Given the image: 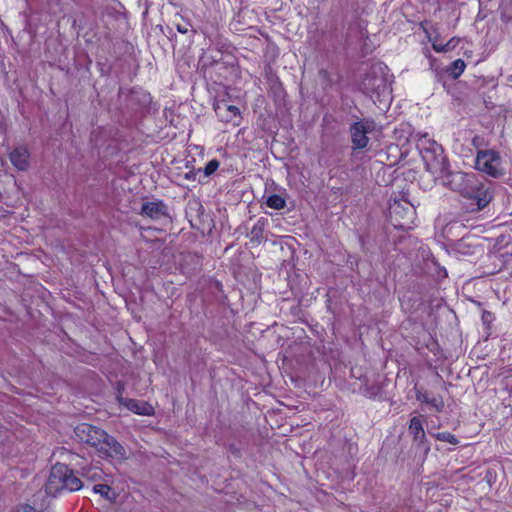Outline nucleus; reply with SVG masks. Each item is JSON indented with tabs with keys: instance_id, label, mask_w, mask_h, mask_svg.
Instances as JSON below:
<instances>
[{
	"instance_id": "nucleus-1",
	"label": "nucleus",
	"mask_w": 512,
	"mask_h": 512,
	"mask_svg": "<svg viewBox=\"0 0 512 512\" xmlns=\"http://www.w3.org/2000/svg\"><path fill=\"white\" fill-rule=\"evenodd\" d=\"M431 175L435 180H439L442 185L475 202L478 210L486 207L492 199L489 189L479 182L475 174L460 171L451 172L446 161L443 173Z\"/></svg>"
},
{
	"instance_id": "nucleus-2",
	"label": "nucleus",
	"mask_w": 512,
	"mask_h": 512,
	"mask_svg": "<svg viewBox=\"0 0 512 512\" xmlns=\"http://www.w3.org/2000/svg\"><path fill=\"white\" fill-rule=\"evenodd\" d=\"M75 434L81 442L94 447L98 452L109 457L124 456V447L104 430L88 423L75 427Z\"/></svg>"
},
{
	"instance_id": "nucleus-3",
	"label": "nucleus",
	"mask_w": 512,
	"mask_h": 512,
	"mask_svg": "<svg viewBox=\"0 0 512 512\" xmlns=\"http://www.w3.org/2000/svg\"><path fill=\"white\" fill-rule=\"evenodd\" d=\"M427 171L439 175L445 171V156L442 147L429 137L428 133H417L414 136Z\"/></svg>"
},
{
	"instance_id": "nucleus-4",
	"label": "nucleus",
	"mask_w": 512,
	"mask_h": 512,
	"mask_svg": "<svg viewBox=\"0 0 512 512\" xmlns=\"http://www.w3.org/2000/svg\"><path fill=\"white\" fill-rule=\"evenodd\" d=\"M49 485H54L57 490L73 492L80 490L83 483L66 464L57 463L51 469Z\"/></svg>"
},
{
	"instance_id": "nucleus-5",
	"label": "nucleus",
	"mask_w": 512,
	"mask_h": 512,
	"mask_svg": "<svg viewBox=\"0 0 512 512\" xmlns=\"http://www.w3.org/2000/svg\"><path fill=\"white\" fill-rule=\"evenodd\" d=\"M392 224L399 229L409 230L413 227L416 211L414 206L405 199L394 200L389 207Z\"/></svg>"
},
{
	"instance_id": "nucleus-6",
	"label": "nucleus",
	"mask_w": 512,
	"mask_h": 512,
	"mask_svg": "<svg viewBox=\"0 0 512 512\" xmlns=\"http://www.w3.org/2000/svg\"><path fill=\"white\" fill-rule=\"evenodd\" d=\"M475 167L492 177H499L504 173L499 154L493 150H481L477 153Z\"/></svg>"
},
{
	"instance_id": "nucleus-7",
	"label": "nucleus",
	"mask_w": 512,
	"mask_h": 512,
	"mask_svg": "<svg viewBox=\"0 0 512 512\" xmlns=\"http://www.w3.org/2000/svg\"><path fill=\"white\" fill-rule=\"evenodd\" d=\"M376 124L373 120L363 119L355 122L351 128V139L354 149H364L369 143V134L373 133Z\"/></svg>"
},
{
	"instance_id": "nucleus-8",
	"label": "nucleus",
	"mask_w": 512,
	"mask_h": 512,
	"mask_svg": "<svg viewBox=\"0 0 512 512\" xmlns=\"http://www.w3.org/2000/svg\"><path fill=\"white\" fill-rule=\"evenodd\" d=\"M118 403L131 412L142 416H152L155 412L154 407L149 402L143 400L125 398L118 395Z\"/></svg>"
},
{
	"instance_id": "nucleus-9",
	"label": "nucleus",
	"mask_w": 512,
	"mask_h": 512,
	"mask_svg": "<svg viewBox=\"0 0 512 512\" xmlns=\"http://www.w3.org/2000/svg\"><path fill=\"white\" fill-rule=\"evenodd\" d=\"M409 433L412 435L415 442H419L418 446L424 448L425 453L430 451V446L426 438V434L423 427V420L421 416H414L410 419Z\"/></svg>"
},
{
	"instance_id": "nucleus-10",
	"label": "nucleus",
	"mask_w": 512,
	"mask_h": 512,
	"mask_svg": "<svg viewBox=\"0 0 512 512\" xmlns=\"http://www.w3.org/2000/svg\"><path fill=\"white\" fill-rule=\"evenodd\" d=\"M415 396L418 402L428 405L436 412H442L444 410L445 403L441 395L430 396L426 389L415 387Z\"/></svg>"
},
{
	"instance_id": "nucleus-11",
	"label": "nucleus",
	"mask_w": 512,
	"mask_h": 512,
	"mask_svg": "<svg viewBox=\"0 0 512 512\" xmlns=\"http://www.w3.org/2000/svg\"><path fill=\"white\" fill-rule=\"evenodd\" d=\"M9 159L16 169L25 171L30 165L29 149L24 145L17 146L11 151Z\"/></svg>"
},
{
	"instance_id": "nucleus-12",
	"label": "nucleus",
	"mask_w": 512,
	"mask_h": 512,
	"mask_svg": "<svg viewBox=\"0 0 512 512\" xmlns=\"http://www.w3.org/2000/svg\"><path fill=\"white\" fill-rule=\"evenodd\" d=\"M216 114L226 122H234L235 125H239L240 110L234 105H228L227 103L220 102L215 105Z\"/></svg>"
},
{
	"instance_id": "nucleus-13",
	"label": "nucleus",
	"mask_w": 512,
	"mask_h": 512,
	"mask_svg": "<svg viewBox=\"0 0 512 512\" xmlns=\"http://www.w3.org/2000/svg\"><path fill=\"white\" fill-rule=\"evenodd\" d=\"M141 214L152 219H159L165 215V207L161 202H146L142 205Z\"/></svg>"
},
{
	"instance_id": "nucleus-14",
	"label": "nucleus",
	"mask_w": 512,
	"mask_h": 512,
	"mask_svg": "<svg viewBox=\"0 0 512 512\" xmlns=\"http://www.w3.org/2000/svg\"><path fill=\"white\" fill-rule=\"evenodd\" d=\"M93 492L100 494L107 500L113 501L116 498V494L113 492L111 487L107 484H96L93 486Z\"/></svg>"
},
{
	"instance_id": "nucleus-15",
	"label": "nucleus",
	"mask_w": 512,
	"mask_h": 512,
	"mask_svg": "<svg viewBox=\"0 0 512 512\" xmlns=\"http://www.w3.org/2000/svg\"><path fill=\"white\" fill-rule=\"evenodd\" d=\"M266 205L269 208H272V209H275V210H280V209H283L285 207L286 201H285V199L282 196L277 195V194H273V195H270V196L267 197Z\"/></svg>"
},
{
	"instance_id": "nucleus-16",
	"label": "nucleus",
	"mask_w": 512,
	"mask_h": 512,
	"mask_svg": "<svg viewBox=\"0 0 512 512\" xmlns=\"http://www.w3.org/2000/svg\"><path fill=\"white\" fill-rule=\"evenodd\" d=\"M220 162L216 159L210 160L203 169H198V173H203L205 177L213 175L219 168Z\"/></svg>"
},
{
	"instance_id": "nucleus-17",
	"label": "nucleus",
	"mask_w": 512,
	"mask_h": 512,
	"mask_svg": "<svg viewBox=\"0 0 512 512\" xmlns=\"http://www.w3.org/2000/svg\"><path fill=\"white\" fill-rule=\"evenodd\" d=\"M466 64L462 59L455 60L449 69L454 78H458L465 70Z\"/></svg>"
},
{
	"instance_id": "nucleus-18",
	"label": "nucleus",
	"mask_w": 512,
	"mask_h": 512,
	"mask_svg": "<svg viewBox=\"0 0 512 512\" xmlns=\"http://www.w3.org/2000/svg\"><path fill=\"white\" fill-rule=\"evenodd\" d=\"M435 438L439 441H442V442H447L449 444H452V445H457L458 444V439L456 438V436L448 431H444V432H439L435 435Z\"/></svg>"
},
{
	"instance_id": "nucleus-19",
	"label": "nucleus",
	"mask_w": 512,
	"mask_h": 512,
	"mask_svg": "<svg viewBox=\"0 0 512 512\" xmlns=\"http://www.w3.org/2000/svg\"><path fill=\"white\" fill-rule=\"evenodd\" d=\"M398 133L407 134V136L399 137L400 144H405L409 141V138L413 136L409 125H401L400 128L395 130V134L397 135Z\"/></svg>"
},
{
	"instance_id": "nucleus-20",
	"label": "nucleus",
	"mask_w": 512,
	"mask_h": 512,
	"mask_svg": "<svg viewBox=\"0 0 512 512\" xmlns=\"http://www.w3.org/2000/svg\"><path fill=\"white\" fill-rule=\"evenodd\" d=\"M460 41V38L453 37L447 43L444 44L445 48H442L441 50H445V52L452 51L458 46Z\"/></svg>"
},
{
	"instance_id": "nucleus-21",
	"label": "nucleus",
	"mask_w": 512,
	"mask_h": 512,
	"mask_svg": "<svg viewBox=\"0 0 512 512\" xmlns=\"http://www.w3.org/2000/svg\"><path fill=\"white\" fill-rule=\"evenodd\" d=\"M431 41H432V47L436 52H438V53L445 52V50H439V49L445 48V46H444V44H442L441 42L438 41V38L431 39Z\"/></svg>"
},
{
	"instance_id": "nucleus-22",
	"label": "nucleus",
	"mask_w": 512,
	"mask_h": 512,
	"mask_svg": "<svg viewBox=\"0 0 512 512\" xmlns=\"http://www.w3.org/2000/svg\"><path fill=\"white\" fill-rule=\"evenodd\" d=\"M125 389V385L122 381H118L116 383V390H117V394H116V398L118 399V395H121V397H123V391Z\"/></svg>"
},
{
	"instance_id": "nucleus-23",
	"label": "nucleus",
	"mask_w": 512,
	"mask_h": 512,
	"mask_svg": "<svg viewBox=\"0 0 512 512\" xmlns=\"http://www.w3.org/2000/svg\"><path fill=\"white\" fill-rule=\"evenodd\" d=\"M90 472H92L91 475L88 476V478L95 480L96 478H101L102 471L98 469H93Z\"/></svg>"
},
{
	"instance_id": "nucleus-24",
	"label": "nucleus",
	"mask_w": 512,
	"mask_h": 512,
	"mask_svg": "<svg viewBox=\"0 0 512 512\" xmlns=\"http://www.w3.org/2000/svg\"><path fill=\"white\" fill-rule=\"evenodd\" d=\"M177 30H178L180 33H182V34H185V33H187V32H188V28H186V27H182V26H180V25H178V26H177Z\"/></svg>"
},
{
	"instance_id": "nucleus-25",
	"label": "nucleus",
	"mask_w": 512,
	"mask_h": 512,
	"mask_svg": "<svg viewBox=\"0 0 512 512\" xmlns=\"http://www.w3.org/2000/svg\"><path fill=\"white\" fill-rule=\"evenodd\" d=\"M463 54L465 57L470 58L472 56V50L466 49L464 50Z\"/></svg>"
}]
</instances>
